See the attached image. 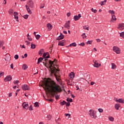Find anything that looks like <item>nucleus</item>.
Returning <instances> with one entry per match:
<instances>
[{
  "label": "nucleus",
  "mask_w": 124,
  "mask_h": 124,
  "mask_svg": "<svg viewBox=\"0 0 124 124\" xmlns=\"http://www.w3.org/2000/svg\"><path fill=\"white\" fill-rule=\"evenodd\" d=\"M49 64H48V62L45 63L43 62L44 64L46 67H49V68L50 69V71L51 73V74H54L56 80L57 82H60L59 78L58 77H60L59 76V73L60 72V69H57L55 66H53V65H56V62H57V60L55 59L54 61H52L51 60H49L48 61Z\"/></svg>",
  "instance_id": "nucleus-1"
},
{
  "label": "nucleus",
  "mask_w": 124,
  "mask_h": 124,
  "mask_svg": "<svg viewBox=\"0 0 124 124\" xmlns=\"http://www.w3.org/2000/svg\"><path fill=\"white\" fill-rule=\"evenodd\" d=\"M57 93H61L59 87L55 85H51V93L53 94L54 95L56 96Z\"/></svg>",
  "instance_id": "nucleus-2"
},
{
  "label": "nucleus",
  "mask_w": 124,
  "mask_h": 124,
  "mask_svg": "<svg viewBox=\"0 0 124 124\" xmlns=\"http://www.w3.org/2000/svg\"><path fill=\"white\" fill-rule=\"evenodd\" d=\"M28 5H26V8L28 13H30V14H31V9H30V8H32L33 7V2L32 1V0H30L28 2Z\"/></svg>",
  "instance_id": "nucleus-3"
},
{
  "label": "nucleus",
  "mask_w": 124,
  "mask_h": 124,
  "mask_svg": "<svg viewBox=\"0 0 124 124\" xmlns=\"http://www.w3.org/2000/svg\"><path fill=\"white\" fill-rule=\"evenodd\" d=\"M89 114L92 119H95L96 118V114H95V112L93 110L90 109Z\"/></svg>",
  "instance_id": "nucleus-4"
},
{
  "label": "nucleus",
  "mask_w": 124,
  "mask_h": 124,
  "mask_svg": "<svg viewBox=\"0 0 124 124\" xmlns=\"http://www.w3.org/2000/svg\"><path fill=\"white\" fill-rule=\"evenodd\" d=\"M12 80V76L9 75L6 76L4 79L5 82H10Z\"/></svg>",
  "instance_id": "nucleus-5"
},
{
  "label": "nucleus",
  "mask_w": 124,
  "mask_h": 124,
  "mask_svg": "<svg viewBox=\"0 0 124 124\" xmlns=\"http://www.w3.org/2000/svg\"><path fill=\"white\" fill-rule=\"evenodd\" d=\"M113 51L116 53V54H120L121 53L120 48L117 46H113Z\"/></svg>",
  "instance_id": "nucleus-6"
},
{
  "label": "nucleus",
  "mask_w": 124,
  "mask_h": 124,
  "mask_svg": "<svg viewBox=\"0 0 124 124\" xmlns=\"http://www.w3.org/2000/svg\"><path fill=\"white\" fill-rule=\"evenodd\" d=\"M64 28L67 29V30H69L70 29V21L68 20L64 25Z\"/></svg>",
  "instance_id": "nucleus-7"
},
{
  "label": "nucleus",
  "mask_w": 124,
  "mask_h": 124,
  "mask_svg": "<svg viewBox=\"0 0 124 124\" xmlns=\"http://www.w3.org/2000/svg\"><path fill=\"white\" fill-rule=\"evenodd\" d=\"M93 62H94V65H93L94 67H96L97 68L99 67L100 65H101V64L98 63V62H97V61H96V60H93Z\"/></svg>",
  "instance_id": "nucleus-8"
},
{
  "label": "nucleus",
  "mask_w": 124,
  "mask_h": 124,
  "mask_svg": "<svg viewBox=\"0 0 124 124\" xmlns=\"http://www.w3.org/2000/svg\"><path fill=\"white\" fill-rule=\"evenodd\" d=\"M22 88L23 91H29V90H30V87L27 85V84L22 85Z\"/></svg>",
  "instance_id": "nucleus-9"
},
{
  "label": "nucleus",
  "mask_w": 124,
  "mask_h": 124,
  "mask_svg": "<svg viewBox=\"0 0 124 124\" xmlns=\"http://www.w3.org/2000/svg\"><path fill=\"white\" fill-rule=\"evenodd\" d=\"M22 106L24 109H28L29 108V103L26 102L23 103Z\"/></svg>",
  "instance_id": "nucleus-10"
},
{
  "label": "nucleus",
  "mask_w": 124,
  "mask_h": 124,
  "mask_svg": "<svg viewBox=\"0 0 124 124\" xmlns=\"http://www.w3.org/2000/svg\"><path fill=\"white\" fill-rule=\"evenodd\" d=\"M81 17V14H79L78 16H74V19L75 21H78Z\"/></svg>",
  "instance_id": "nucleus-11"
},
{
  "label": "nucleus",
  "mask_w": 124,
  "mask_h": 124,
  "mask_svg": "<svg viewBox=\"0 0 124 124\" xmlns=\"http://www.w3.org/2000/svg\"><path fill=\"white\" fill-rule=\"evenodd\" d=\"M14 16L15 17V19H16V21L19 22V17H18V13L15 12L14 13Z\"/></svg>",
  "instance_id": "nucleus-12"
},
{
  "label": "nucleus",
  "mask_w": 124,
  "mask_h": 124,
  "mask_svg": "<svg viewBox=\"0 0 124 124\" xmlns=\"http://www.w3.org/2000/svg\"><path fill=\"white\" fill-rule=\"evenodd\" d=\"M117 21V18H116V16H115V15L111 16V20H110V23H114V22H116Z\"/></svg>",
  "instance_id": "nucleus-13"
},
{
  "label": "nucleus",
  "mask_w": 124,
  "mask_h": 124,
  "mask_svg": "<svg viewBox=\"0 0 124 124\" xmlns=\"http://www.w3.org/2000/svg\"><path fill=\"white\" fill-rule=\"evenodd\" d=\"M46 27L48 29L47 31H51V30H52V29H53V26H52V25L50 23H48L46 25Z\"/></svg>",
  "instance_id": "nucleus-14"
},
{
  "label": "nucleus",
  "mask_w": 124,
  "mask_h": 124,
  "mask_svg": "<svg viewBox=\"0 0 124 124\" xmlns=\"http://www.w3.org/2000/svg\"><path fill=\"white\" fill-rule=\"evenodd\" d=\"M43 60H45V61H47L46 59H45V58H42L41 57L38 58V62H37V64H39L40 63V62H42V61H43Z\"/></svg>",
  "instance_id": "nucleus-15"
},
{
  "label": "nucleus",
  "mask_w": 124,
  "mask_h": 124,
  "mask_svg": "<svg viewBox=\"0 0 124 124\" xmlns=\"http://www.w3.org/2000/svg\"><path fill=\"white\" fill-rule=\"evenodd\" d=\"M5 60L8 62L10 61V55L7 54L6 55V57L5 58Z\"/></svg>",
  "instance_id": "nucleus-16"
},
{
  "label": "nucleus",
  "mask_w": 124,
  "mask_h": 124,
  "mask_svg": "<svg viewBox=\"0 0 124 124\" xmlns=\"http://www.w3.org/2000/svg\"><path fill=\"white\" fill-rule=\"evenodd\" d=\"M69 77H70V78H71V79H73V78H74V77H75V74H74V73H73V72H71L69 74Z\"/></svg>",
  "instance_id": "nucleus-17"
},
{
  "label": "nucleus",
  "mask_w": 124,
  "mask_h": 124,
  "mask_svg": "<svg viewBox=\"0 0 124 124\" xmlns=\"http://www.w3.org/2000/svg\"><path fill=\"white\" fill-rule=\"evenodd\" d=\"M122 29L123 30H124V23H121L119 24L118 25V29Z\"/></svg>",
  "instance_id": "nucleus-18"
},
{
  "label": "nucleus",
  "mask_w": 124,
  "mask_h": 124,
  "mask_svg": "<svg viewBox=\"0 0 124 124\" xmlns=\"http://www.w3.org/2000/svg\"><path fill=\"white\" fill-rule=\"evenodd\" d=\"M28 65H27V64H23L22 65V69L23 70H27V69H28Z\"/></svg>",
  "instance_id": "nucleus-19"
},
{
  "label": "nucleus",
  "mask_w": 124,
  "mask_h": 124,
  "mask_svg": "<svg viewBox=\"0 0 124 124\" xmlns=\"http://www.w3.org/2000/svg\"><path fill=\"white\" fill-rule=\"evenodd\" d=\"M121 107V105L119 104H116L114 106V108L116 110H119V108Z\"/></svg>",
  "instance_id": "nucleus-20"
},
{
  "label": "nucleus",
  "mask_w": 124,
  "mask_h": 124,
  "mask_svg": "<svg viewBox=\"0 0 124 124\" xmlns=\"http://www.w3.org/2000/svg\"><path fill=\"white\" fill-rule=\"evenodd\" d=\"M63 38H64V36H59L57 38L56 40H62V39H63Z\"/></svg>",
  "instance_id": "nucleus-21"
},
{
  "label": "nucleus",
  "mask_w": 124,
  "mask_h": 124,
  "mask_svg": "<svg viewBox=\"0 0 124 124\" xmlns=\"http://www.w3.org/2000/svg\"><path fill=\"white\" fill-rule=\"evenodd\" d=\"M111 68L112 69H116L117 68V66L114 63H111Z\"/></svg>",
  "instance_id": "nucleus-22"
},
{
  "label": "nucleus",
  "mask_w": 124,
  "mask_h": 124,
  "mask_svg": "<svg viewBox=\"0 0 124 124\" xmlns=\"http://www.w3.org/2000/svg\"><path fill=\"white\" fill-rule=\"evenodd\" d=\"M77 45V44H76V43H71L68 46V47H70L71 46H72L73 47H75Z\"/></svg>",
  "instance_id": "nucleus-23"
},
{
  "label": "nucleus",
  "mask_w": 124,
  "mask_h": 124,
  "mask_svg": "<svg viewBox=\"0 0 124 124\" xmlns=\"http://www.w3.org/2000/svg\"><path fill=\"white\" fill-rule=\"evenodd\" d=\"M36 46L33 43H31V49H35Z\"/></svg>",
  "instance_id": "nucleus-24"
},
{
  "label": "nucleus",
  "mask_w": 124,
  "mask_h": 124,
  "mask_svg": "<svg viewBox=\"0 0 124 124\" xmlns=\"http://www.w3.org/2000/svg\"><path fill=\"white\" fill-rule=\"evenodd\" d=\"M4 44V41H0V48H1L3 45Z\"/></svg>",
  "instance_id": "nucleus-25"
},
{
  "label": "nucleus",
  "mask_w": 124,
  "mask_h": 124,
  "mask_svg": "<svg viewBox=\"0 0 124 124\" xmlns=\"http://www.w3.org/2000/svg\"><path fill=\"white\" fill-rule=\"evenodd\" d=\"M44 51V49H41L39 51V55L40 56H42V54L43 52Z\"/></svg>",
  "instance_id": "nucleus-26"
},
{
  "label": "nucleus",
  "mask_w": 124,
  "mask_h": 124,
  "mask_svg": "<svg viewBox=\"0 0 124 124\" xmlns=\"http://www.w3.org/2000/svg\"><path fill=\"white\" fill-rule=\"evenodd\" d=\"M65 104H66V102H65V101H63L60 102V105L62 106H63Z\"/></svg>",
  "instance_id": "nucleus-27"
},
{
  "label": "nucleus",
  "mask_w": 124,
  "mask_h": 124,
  "mask_svg": "<svg viewBox=\"0 0 124 124\" xmlns=\"http://www.w3.org/2000/svg\"><path fill=\"white\" fill-rule=\"evenodd\" d=\"M118 102L119 103H124V100H123V99H118Z\"/></svg>",
  "instance_id": "nucleus-28"
},
{
  "label": "nucleus",
  "mask_w": 124,
  "mask_h": 124,
  "mask_svg": "<svg viewBox=\"0 0 124 124\" xmlns=\"http://www.w3.org/2000/svg\"><path fill=\"white\" fill-rule=\"evenodd\" d=\"M79 81H83V82L84 83V82H86V81H87L85 79H84L83 78H79Z\"/></svg>",
  "instance_id": "nucleus-29"
},
{
  "label": "nucleus",
  "mask_w": 124,
  "mask_h": 124,
  "mask_svg": "<svg viewBox=\"0 0 124 124\" xmlns=\"http://www.w3.org/2000/svg\"><path fill=\"white\" fill-rule=\"evenodd\" d=\"M108 12H109V13H110V14H111V16L112 15H115L114 14H115V12H114V11H111V10H109V11H108Z\"/></svg>",
  "instance_id": "nucleus-30"
},
{
  "label": "nucleus",
  "mask_w": 124,
  "mask_h": 124,
  "mask_svg": "<svg viewBox=\"0 0 124 124\" xmlns=\"http://www.w3.org/2000/svg\"><path fill=\"white\" fill-rule=\"evenodd\" d=\"M108 120H109L110 122H114V118H113V117H111V116L109 117Z\"/></svg>",
  "instance_id": "nucleus-31"
},
{
  "label": "nucleus",
  "mask_w": 124,
  "mask_h": 124,
  "mask_svg": "<svg viewBox=\"0 0 124 124\" xmlns=\"http://www.w3.org/2000/svg\"><path fill=\"white\" fill-rule=\"evenodd\" d=\"M36 39L38 40V39H39V38H40L41 37V36H40V35L39 34H37V35L35 36Z\"/></svg>",
  "instance_id": "nucleus-32"
},
{
  "label": "nucleus",
  "mask_w": 124,
  "mask_h": 124,
  "mask_svg": "<svg viewBox=\"0 0 124 124\" xmlns=\"http://www.w3.org/2000/svg\"><path fill=\"white\" fill-rule=\"evenodd\" d=\"M91 11H92V12H93V13H96V12H97V10L93 9V8H92L91 9Z\"/></svg>",
  "instance_id": "nucleus-33"
},
{
  "label": "nucleus",
  "mask_w": 124,
  "mask_h": 124,
  "mask_svg": "<svg viewBox=\"0 0 124 124\" xmlns=\"http://www.w3.org/2000/svg\"><path fill=\"white\" fill-rule=\"evenodd\" d=\"M35 107H39V104H38V102H36L34 103Z\"/></svg>",
  "instance_id": "nucleus-34"
},
{
  "label": "nucleus",
  "mask_w": 124,
  "mask_h": 124,
  "mask_svg": "<svg viewBox=\"0 0 124 124\" xmlns=\"http://www.w3.org/2000/svg\"><path fill=\"white\" fill-rule=\"evenodd\" d=\"M58 45L59 46H64V44H63V43H62V42H59Z\"/></svg>",
  "instance_id": "nucleus-35"
},
{
  "label": "nucleus",
  "mask_w": 124,
  "mask_h": 124,
  "mask_svg": "<svg viewBox=\"0 0 124 124\" xmlns=\"http://www.w3.org/2000/svg\"><path fill=\"white\" fill-rule=\"evenodd\" d=\"M120 36H121V37H123V38H124V32H122L120 33Z\"/></svg>",
  "instance_id": "nucleus-36"
},
{
  "label": "nucleus",
  "mask_w": 124,
  "mask_h": 124,
  "mask_svg": "<svg viewBox=\"0 0 124 124\" xmlns=\"http://www.w3.org/2000/svg\"><path fill=\"white\" fill-rule=\"evenodd\" d=\"M93 44V41H88L87 42H86L87 45H88V44Z\"/></svg>",
  "instance_id": "nucleus-37"
},
{
  "label": "nucleus",
  "mask_w": 124,
  "mask_h": 124,
  "mask_svg": "<svg viewBox=\"0 0 124 124\" xmlns=\"http://www.w3.org/2000/svg\"><path fill=\"white\" fill-rule=\"evenodd\" d=\"M14 58L15 60H18V59H19V55H18L17 54H16L15 55Z\"/></svg>",
  "instance_id": "nucleus-38"
},
{
  "label": "nucleus",
  "mask_w": 124,
  "mask_h": 124,
  "mask_svg": "<svg viewBox=\"0 0 124 124\" xmlns=\"http://www.w3.org/2000/svg\"><path fill=\"white\" fill-rule=\"evenodd\" d=\"M29 109L30 110V111H32V110H33V108H32V105H31L29 107Z\"/></svg>",
  "instance_id": "nucleus-39"
},
{
  "label": "nucleus",
  "mask_w": 124,
  "mask_h": 124,
  "mask_svg": "<svg viewBox=\"0 0 124 124\" xmlns=\"http://www.w3.org/2000/svg\"><path fill=\"white\" fill-rule=\"evenodd\" d=\"M23 18H24V19H28V18H29V15H24V16H23Z\"/></svg>",
  "instance_id": "nucleus-40"
},
{
  "label": "nucleus",
  "mask_w": 124,
  "mask_h": 124,
  "mask_svg": "<svg viewBox=\"0 0 124 124\" xmlns=\"http://www.w3.org/2000/svg\"><path fill=\"white\" fill-rule=\"evenodd\" d=\"M81 35L83 37V38L84 39H85V38H86V37H87V36H86V33H83Z\"/></svg>",
  "instance_id": "nucleus-41"
},
{
  "label": "nucleus",
  "mask_w": 124,
  "mask_h": 124,
  "mask_svg": "<svg viewBox=\"0 0 124 124\" xmlns=\"http://www.w3.org/2000/svg\"><path fill=\"white\" fill-rule=\"evenodd\" d=\"M46 118L48 121H50V120H51V118H52V116H51V115H47Z\"/></svg>",
  "instance_id": "nucleus-42"
},
{
  "label": "nucleus",
  "mask_w": 124,
  "mask_h": 124,
  "mask_svg": "<svg viewBox=\"0 0 124 124\" xmlns=\"http://www.w3.org/2000/svg\"><path fill=\"white\" fill-rule=\"evenodd\" d=\"M47 55H49V52H45L43 54V57H46Z\"/></svg>",
  "instance_id": "nucleus-43"
},
{
  "label": "nucleus",
  "mask_w": 124,
  "mask_h": 124,
  "mask_svg": "<svg viewBox=\"0 0 124 124\" xmlns=\"http://www.w3.org/2000/svg\"><path fill=\"white\" fill-rule=\"evenodd\" d=\"M65 116H66V117H68V119H69L70 117V114L68 113H65Z\"/></svg>",
  "instance_id": "nucleus-44"
},
{
  "label": "nucleus",
  "mask_w": 124,
  "mask_h": 124,
  "mask_svg": "<svg viewBox=\"0 0 124 124\" xmlns=\"http://www.w3.org/2000/svg\"><path fill=\"white\" fill-rule=\"evenodd\" d=\"M3 75H4V72H0V77H1V76H3Z\"/></svg>",
  "instance_id": "nucleus-45"
},
{
  "label": "nucleus",
  "mask_w": 124,
  "mask_h": 124,
  "mask_svg": "<svg viewBox=\"0 0 124 124\" xmlns=\"http://www.w3.org/2000/svg\"><path fill=\"white\" fill-rule=\"evenodd\" d=\"M78 45H80V46H82V47H84V46H85V43H81L80 44H79Z\"/></svg>",
  "instance_id": "nucleus-46"
},
{
  "label": "nucleus",
  "mask_w": 124,
  "mask_h": 124,
  "mask_svg": "<svg viewBox=\"0 0 124 124\" xmlns=\"http://www.w3.org/2000/svg\"><path fill=\"white\" fill-rule=\"evenodd\" d=\"M98 110L100 113H102V112H103V109H102V108H98Z\"/></svg>",
  "instance_id": "nucleus-47"
},
{
  "label": "nucleus",
  "mask_w": 124,
  "mask_h": 124,
  "mask_svg": "<svg viewBox=\"0 0 124 124\" xmlns=\"http://www.w3.org/2000/svg\"><path fill=\"white\" fill-rule=\"evenodd\" d=\"M105 4H106V3H105L104 1H101V3H100V4H101V5L102 6L103 5H105Z\"/></svg>",
  "instance_id": "nucleus-48"
},
{
  "label": "nucleus",
  "mask_w": 124,
  "mask_h": 124,
  "mask_svg": "<svg viewBox=\"0 0 124 124\" xmlns=\"http://www.w3.org/2000/svg\"><path fill=\"white\" fill-rule=\"evenodd\" d=\"M55 121H56V122L57 123V124H61V123L58 122V121H61L60 118H58V119L55 120Z\"/></svg>",
  "instance_id": "nucleus-49"
},
{
  "label": "nucleus",
  "mask_w": 124,
  "mask_h": 124,
  "mask_svg": "<svg viewBox=\"0 0 124 124\" xmlns=\"http://www.w3.org/2000/svg\"><path fill=\"white\" fill-rule=\"evenodd\" d=\"M66 106H67L68 107H69L70 106V103L68 102L66 103Z\"/></svg>",
  "instance_id": "nucleus-50"
},
{
  "label": "nucleus",
  "mask_w": 124,
  "mask_h": 124,
  "mask_svg": "<svg viewBox=\"0 0 124 124\" xmlns=\"http://www.w3.org/2000/svg\"><path fill=\"white\" fill-rule=\"evenodd\" d=\"M55 98H56V100H58V99H59V98H60V95H57L55 96Z\"/></svg>",
  "instance_id": "nucleus-51"
},
{
  "label": "nucleus",
  "mask_w": 124,
  "mask_h": 124,
  "mask_svg": "<svg viewBox=\"0 0 124 124\" xmlns=\"http://www.w3.org/2000/svg\"><path fill=\"white\" fill-rule=\"evenodd\" d=\"M46 90H49V85H48L47 83L46 84Z\"/></svg>",
  "instance_id": "nucleus-52"
},
{
  "label": "nucleus",
  "mask_w": 124,
  "mask_h": 124,
  "mask_svg": "<svg viewBox=\"0 0 124 124\" xmlns=\"http://www.w3.org/2000/svg\"><path fill=\"white\" fill-rule=\"evenodd\" d=\"M18 82H19V80H16L14 81V83L15 84H18Z\"/></svg>",
  "instance_id": "nucleus-53"
},
{
  "label": "nucleus",
  "mask_w": 124,
  "mask_h": 124,
  "mask_svg": "<svg viewBox=\"0 0 124 124\" xmlns=\"http://www.w3.org/2000/svg\"><path fill=\"white\" fill-rule=\"evenodd\" d=\"M21 48H24V49H26V47L25 46V45L22 46V45H20Z\"/></svg>",
  "instance_id": "nucleus-54"
},
{
  "label": "nucleus",
  "mask_w": 124,
  "mask_h": 124,
  "mask_svg": "<svg viewBox=\"0 0 124 124\" xmlns=\"http://www.w3.org/2000/svg\"><path fill=\"white\" fill-rule=\"evenodd\" d=\"M71 15V14L70 13H67V17H69Z\"/></svg>",
  "instance_id": "nucleus-55"
},
{
  "label": "nucleus",
  "mask_w": 124,
  "mask_h": 124,
  "mask_svg": "<svg viewBox=\"0 0 124 124\" xmlns=\"http://www.w3.org/2000/svg\"><path fill=\"white\" fill-rule=\"evenodd\" d=\"M10 14H13V10H11V11H9Z\"/></svg>",
  "instance_id": "nucleus-56"
},
{
  "label": "nucleus",
  "mask_w": 124,
  "mask_h": 124,
  "mask_svg": "<svg viewBox=\"0 0 124 124\" xmlns=\"http://www.w3.org/2000/svg\"><path fill=\"white\" fill-rule=\"evenodd\" d=\"M14 67V66L13 65V63H12L11 64V68H12V69H13V68Z\"/></svg>",
  "instance_id": "nucleus-57"
},
{
  "label": "nucleus",
  "mask_w": 124,
  "mask_h": 124,
  "mask_svg": "<svg viewBox=\"0 0 124 124\" xmlns=\"http://www.w3.org/2000/svg\"><path fill=\"white\" fill-rule=\"evenodd\" d=\"M84 30H87V31H89V27L85 28V27L83 26Z\"/></svg>",
  "instance_id": "nucleus-58"
},
{
  "label": "nucleus",
  "mask_w": 124,
  "mask_h": 124,
  "mask_svg": "<svg viewBox=\"0 0 124 124\" xmlns=\"http://www.w3.org/2000/svg\"><path fill=\"white\" fill-rule=\"evenodd\" d=\"M48 101H50V102H53L54 101V100L52 99H48L47 100Z\"/></svg>",
  "instance_id": "nucleus-59"
},
{
  "label": "nucleus",
  "mask_w": 124,
  "mask_h": 124,
  "mask_svg": "<svg viewBox=\"0 0 124 124\" xmlns=\"http://www.w3.org/2000/svg\"><path fill=\"white\" fill-rule=\"evenodd\" d=\"M61 42L63 43V44H64L65 43V40H62Z\"/></svg>",
  "instance_id": "nucleus-60"
},
{
  "label": "nucleus",
  "mask_w": 124,
  "mask_h": 124,
  "mask_svg": "<svg viewBox=\"0 0 124 124\" xmlns=\"http://www.w3.org/2000/svg\"><path fill=\"white\" fill-rule=\"evenodd\" d=\"M69 102H73V100L71 98H69Z\"/></svg>",
  "instance_id": "nucleus-61"
},
{
  "label": "nucleus",
  "mask_w": 124,
  "mask_h": 124,
  "mask_svg": "<svg viewBox=\"0 0 124 124\" xmlns=\"http://www.w3.org/2000/svg\"><path fill=\"white\" fill-rule=\"evenodd\" d=\"M96 40L97 42H100V41H101V40H100L99 39H96Z\"/></svg>",
  "instance_id": "nucleus-62"
},
{
  "label": "nucleus",
  "mask_w": 124,
  "mask_h": 124,
  "mask_svg": "<svg viewBox=\"0 0 124 124\" xmlns=\"http://www.w3.org/2000/svg\"><path fill=\"white\" fill-rule=\"evenodd\" d=\"M26 42L27 43V45H30V44H31V42H29L28 41H26Z\"/></svg>",
  "instance_id": "nucleus-63"
},
{
  "label": "nucleus",
  "mask_w": 124,
  "mask_h": 124,
  "mask_svg": "<svg viewBox=\"0 0 124 124\" xmlns=\"http://www.w3.org/2000/svg\"><path fill=\"white\" fill-rule=\"evenodd\" d=\"M11 96H12V93H9V97H10Z\"/></svg>",
  "instance_id": "nucleus-64"
}]
</instances>
